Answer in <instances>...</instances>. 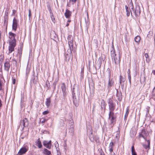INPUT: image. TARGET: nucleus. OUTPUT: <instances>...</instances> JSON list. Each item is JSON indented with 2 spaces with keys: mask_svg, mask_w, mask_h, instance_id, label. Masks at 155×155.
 I'll list each match as a JSON object with an SVG mask.
<instances>
[{
  "mask_svg": "<svg viewBox=\"0 0 155 155\" xmlns=\"http://www.w3.org/2000/svg\"><path fill=\"white\" fill-rule=\"evenodd\" d=\"M38 77L37 76L33 75L31 80V84H36L38 81Z\"/></svg>",
  "mask_w": 155,
  "mask_h": 155,
  "instance_id": "17",
  "label": "nucleus"
},
{
  "mask_svg": "<svg viewBox=\"0 0 155 155\" xmlns=\"http://www.w3.org/2000/svg\"><path fill=\"white\" fill-rule=\"evenodd\" d=\"M21 53H19L17 55V56L19 58V61H20L21 59Z\"/></svg>",
  "mask_w": 155,
  "mask_h": 155,
  "instance_id": "38",
  "label": "nucleus"
},
{
  "mask_svg": "<svg viewBox=\"0 0 155 155\" xmlns=\"http://www.w3.org/2000/svg\"><path fill=\"white\" fill-rule=\"evenodd\" d=\"M3 60V56L2 55H0V62L1 63Z\"/></svg>",
  "mask_w": 155,
  "mask_h": 155,
  "instance_id": "49",
  "label": "nucleus"
},
{
  "mask_svg": "<svg viewBox=\"0 0 155 155\" xmlns=\"http://www.w3.org/2000/svg\"><path fill=\"white\" fill-rule=\"evenodd\" d=\"M16 34L10 31L8 33V38L9 39V42H12L14 41V42H16L15 36Z\"/></svg>",
  "mask_w": 155,
  "mask_h": 155,
  "instance_id": "12",
  "label": "nucleus"
},
{
  "mask_svg": "<svg viewBox=\"0 0 155 155\" xmlns=\"http://www.w3.org/2000/svg\"><path fill=\"white\" fill-rule=\"evenodd\" d=\"M105 107L106 106L105 102L103 101L101 102V107L102 109H104L105 110Z\"/></svg>",
  "mask_w": 155,
  "mask_h": 155,
  "instance_id": "33",
  "label": "nucleus"
},
{
  "mask_svg": "<svg viewBox=\"0 0 155 155\" xmlns=\"http://www.w3.org/2000/svg\"><path fill=\"white\" fill-rule=\"evenodd\" d=\"M71 91L73 103L75 106L78 107L79 105L80 96L79 86L78 85H74Z\"/></svg>",
  "mask_w": 155,
  "mask_h": 155,
  "instance_id": "1",
  "label": "nucleus"
},
{
  "mask_svg": "<svg viewBox=\"0 0 155 155\" xmlns=\"http://www.w3.org/2000/svg\"><path fill=\"white\" fill-rule=\"evenodd\" d=\"M10 66L11 64L10 63L9 60H6L4 65V70L8 72Z\"/></svg>",
  "mask_w": 155,
  "mask_h": 155,
  "instance_id": "15",
  "label": "nucleus"
},
{
  "mask_svg": "<svg viewBox=\"0 0 155 155\" xmlns=\"http://www.w3.org/2000/svg\"><path fill=\"white\" fill-rule=\"evenodd\" d=\"M8 18L6 17H5L3 21V24L4 26H6V29L7 28L8 25Z\"/></svg>",
  "mask_w": 155,
  "mask_h": 155,
  "instance_id": "30",
  "label": "nucleus"
},
{
  "mask_svg": "<svg viewBox=\"0 0 155 155\" xmlns=\"http://www.w3.org/2000/svg\"><path fill=\"white\" fill-rule=\"evenodd\" d=\"M131 153L132 155L137 154V153L135 151L134 146L133 145L131 147Z\"/></svg>",
  "mask_w": 155,
  "mask_h": 155,
  "instance_id": "35",
  "label": "nucleus"
},
{
  "mask_svg": "<svg viewBox=\"0 0 155 155\" xmlns=\"http://www.w3.org/2000/svg\"><path fill=\"white\" fill-rule=\"evenodd\" d=\"M136 135V133L135 132H133L132 131L130 132V136L131 137H134Z\"/></svg>",
  "mask_w": 155,
  "mask_h": 155,
  "instance_id": "39",
  "label": "nucleus"
},
{
  "mask_svg": "<svg viewBox=\"0 0 155 155\" xmlns=\"http://www.w3.org/2000/svg\"><path fill=\"white\" fill-rule=\"evenodd\" d=\"M76 1L77 0H70V2H71L72 4H74L76 3Z\"/></svg>",
  "mask_w": 155,
  "mask_h": 155,
  "instance_id": "50",
  "label": "nucleus"
},
{
  "mask_svg": "<svg viewBox=\"0 0 155 155\" xmlns=\"http://www.w3.org/2000/svg\"><path fill=\"white\" fill-rule=\"evenodd\" d=\"M140 6L138 5H137L135 8L134 7H132L131 8L130 13L131 15L134 14L136 17H137L140 15Z\"/></svg>",
  "mask_w": 155,
  "mask_h": 155,
  "instance_id": "4",
  "label": "nucleus"
},
{
  "mask_svg": "<svg viewBox=\"0 0 155 155\" xmlns=\"http://www.w3.org/2000/svg\"><path fill=\"white\" fill-rule=\"evenodd\" d=\"M71 37L72 36L71 35H69L68 36L67 38L69 47V49H68L67 51V55H68V54H71L72 53V51L74 49L73 40V39L71 38Z\"/></svg>",
  "mask_w": 155,
  "mask_h": 155,
  "instance_id": "3",
  "label": "nucleus"
},
{
  "mask_svg": "<svg viewBox=\"0 0 155 155\" xmlns=\"http://www.w3.org/2000/svg\"><path fill=\"white\" fill-rule=\"evenodd\" d=\"M5 81L4 79H0V96L2 97L4 94V85Z\"/></svg>",
  "mask_w": 155,
  "mask_h": 155,
  "instance_id": "6",
  "label": "nucleus"
},
{
  "mask_svg": "<svg viewBox=\"0 0 155 155\" xmlns=\"http://www.w3.org/2000/svg\"><path fill=\"white\" fill-rule=\"evenodd\" d=\"M51 33V38L53 39H54L53 38H52V36H51V35L52 34H53V35H54V37L55 38V37L57 36V35H56V34L54 32H53V33Z\"/></svg>",
  "mask_w": 155,
  "mask_h": 155,
  "instance_id": "48",
  "label": "nucleus"
},
{
  "mask_svg": "<svg viewBox=\"0 0 155 155\" xmlns=\"http://www.w3.org/2000/svg\"><path fill=\"white\" fill-rule=\"evenodd\" d=\"M36 145L39 148H41L42 147V145L41 142L40 141V138H38L35 142Z\"/></svg>",
  "mask_w": 155,
  "mask_h": 155,
  "instance_id": "24",
  "label": "nucleus"
},
{
  "mask_svg": "<svg viewBox=\"0 0 155 155\" xmlns=\"http://www.w3.org/2000/svg\"><path fill=\"white\" fill-rule=\"evenodd\" d=\"M13 83V84H15V79H14L12 81Z\"/></svg>",
  "mask_w": 155,
  "mask_h": 155,
  "instance_id": "62",
  "label": "nucleus"
},
{
  "mask_svg": "<svg viewBox=\"0 0 155 155\" xmlns=\"http://www.w3.org/2000/svg\"><path fill=\"white\" fill-rule=\"evenodd\" d=\"M140 37L139 35L136 36L134 38L135 41L138 44H139V42H140Z\"/></svg>",
  "mask_w": 155,
  "mask_h": 155,
  "instance_id": "31",
  "label": "nucleus"
},
{
  "mask_svg": "<svg viewBox=\"0 0 155 155\" xmlns=\"http://www.w3.org/2000/svg\"><path fill=\"white\" fill-rule=\"evenodd\" d=\"M129 113V109L127 107L126 109V112L125 115H124V120H126V119Z\"/></svg>",
  "mask_w": 155,
  "mask_h": 155,
  "instance_id": "32",
  "label": "nucleus"
},
{
  "mask_svg": "<svg viewBox=\"0 0 155 155\" xmlns=\"http://www.w3.org/2000/svg\"><path fill=\"white\" fill-rule=\"evenodd\" d=\"M71 21V20L70 19H68L67 21V22L69 23Z\"/></svg>",
  "mask_w": 155,
  "mask_h": 155,
  "instance_id": "63",
  "label": "nucleus"
},
{
  "mask_svg": "<svg viewBox=\"0 0 155 155\" xmlns=\"http://www.w3.org/2000/svg\"><path fill=\"white\" fill-rule=\"evenodd\" d=\"M47 7H48V9L49 11V12L50 14H51V13H53L52 10H51V8L50 5H48Z\"/></svg>",
  "mask_w": 155,
  "mask_h": 155,
  "instance_id": "40",
  "label": "nucleus"
},
{
  "mask_svg": "<svg viewBox=\"0 0 155 155\" xmlns=\"http://www.w3.org/2000/svg\"><path fill=\"white\" fill-rule=\"evenodd\" d=\"M109 155H116V154H115V153H114L111 154H110Z\"/></svg>",
  "mask_w": 155,
  "mask_h": 155,
  "instance_id": "64",
  "label": "nucleus"
},
{
  "mask_svg": "<svg viewBox=\"0 0 155 155\" xmlns=\"http://www.w3.org/2000/svg\"><path fill=\"white\" fill-rule=\"evenodd\" d=\"M116 116L114 113V112L109 111L108 115V121L111 127H112L116 123Z\"/></svg>",
  "mask_w": 155,
  "mask_h": 155,
  "instance_id": "2",
  "label": "nucleus"
},
{
  "mask_svg": "<svg viewBox=\"0 0 155 155\" xmlns=\"http://www.w3.org/2000/svg\"><path fill=\"white\" fill-rule=\"evenodd\" d=\"M43 152L45 155H50L51 154V152L45 148L43 150Z\"/></svg>",
  "mask_w": 155,
  "mask_h": 155,
  "instance_id": "28",
  "label": "nucleus"
},
{
  "mask_svg": "<svg viewBox=\"0 0 155 155\" xmlns=\"http://www.w3.org/2000/svg\"><path fill=\"white\" fill-rule=\"evenodd\" d=\"M8 12L7 11L5 12V17H7L8 18Z\"/></svg>",
  "mask_w": 155,
  "mask_h": 155,
  "instance_id": "51",
  "label": "nucleus"
},
{
  "mask_svg": "<svg viewBox=\"0 0 155 155\" xmlns=\"http://www.w3.org/2000/svg\"><path fill=\"white\" fill-rule=\"evenodd\" d=\"M107 71L108 73V79L107 88L108 89H110L114 84V81L112 79L110 78L111 72L110 69L108 68Z\"/></svg>",
  "mask_w": 155,
  "mask_h": 155,
  "instance_id": "5",
  "label": "nucleus"
},
{
  "mask_svg": "<svg viewBox=\"0 0 155 155\" xmlns=\"http://www.w3.org/2000/svg\"><path fill=\"white\" fill-rule=\"evenodd\" d=\"M12 63L13 64V66L15 68H17V61L16 59L14 58H13L12 59Z\"/></svg>",
  "mask_w": 155,
  "mask_h": 155,
  "instance_id": "29",
  "label": "nucleus"
},
{
  "mask_svg": "<svg viewBox=\"0 0 155 155\" xmlns=\"http://www.w3.org/2000/svg\"><path fill=\"white\" fill-rule=\"evenodd\" d=\"M49 113V111L48 110H45L43 111L42 113V114L43 115H46L48 114Z\"/></svg>",
  "mask_w": 155,
  "mask_h": 155,
  "instance_id": "47",
  "label": "nucleus"
},
{
  "mask_svg": "<svg viewBox=\"0 0 155 155\" xmlns=\"http://www.w3.org/2000/svg\"><path fill=\"white\" fill-rule=\"evenodd\" d=\"M43 144L46 148L50 149L51 147V141L45 140L43 142Z\"/></svg>",
  "mask_w": 155,
  "mask_h": 155,
  "instance_id": "18",
  "label": "nucleus"
},
{
  "mask_svg": "<svg viewBox=\"0 0 155 155\" xmlns=\"http://www.w3.org/2000/svg\"><path fill=\"white\" fill-rule=\"evenodd\" d=\"M12 12H13V13L14 14L16 13V10H13L12 11Z\"/></svg>",
  "mask_w": 155,
  "mask_h": 155,
  "instance_id": "59",
  "label": "nucleus"
},
{
  "mask_svg": "<svg viewBox=\"0 0 155 155\" xmlns=\"http://www.w3.org/2000/svg\"><path fill=\"white\" fill-rule=\"evenodd\" d=\"M152 73L153 75H155V70H153L152 71Z\"/></svg>",
  "mask_w": 155,
  "mask_h": 155,
  "instance_id": "61",
  "label": "nucleus"
},
{
  "mask_svg": "<svg viewBox=\"0 0 155 155\" xmlns=\"http://www.w3.org/2000/svg\"><path fill=\"white\" fill-rule=\"evenodd\" d=\"M48 119L45 118H42L41 119L40 122L42 123H45L46 121H47Z\"/></svg>",
  "mask_w": 155,
  "mask_h": 155,
  "instance_id": "37",
  "label": "nucleus"
},
{
  "mask_svg": "<svg viewBox=\"0 0 155 155\" xmlns=\"http://www.w3.org/2000/svg\"><path fill=\"white\" fill-rule=\"evenodd\" d=\"M109 151L110 152V154H111L112 153H114L113 151V148H109Z\"/></svg>",
  "mask_w": 155,
  "mask_h": 155,
  "instance_id": "44",
  "label": "nucleus"
},
{
  "mask_svg": "<svg viewBox=\"0 0 155 155\" xmlns=\"http://www.w3.org/2000/svg\"><path fill=\"white\" fill-rule=\"evenodd\" d=\"M28 149L26 147H23L20 149L18 152V155H21L23 154L27 151Z\"/></svg>",
  "mask_w": 155,
  "mask_h": 155,
  "instance_id": "20",
  "label": "nucleus"
},
{
  "mask_svg": "<svg viewBox=\"0 0 155 155\" xmlns=\"http://www.w3.org/2000/svg\"><path fill=\"white\" fill-rule=\"evenodd\" d=\"M108 104L109 111L114 112L115 108V104H114L111 98L109 99Z\"/></svg>",
  "mask_w": 155,
  "mask_h": 155,
  "instance_id": "9",
  "label": "nucleus"
},
{
  "mask_svg": "<svg viewBox=\"0 0 155 155\" xmlns=\"http://www.w3.org/2000/svg\"><path fill=\"white\" fill-rule=\"evenodd\" d=\"M125 77H123L121 75H120L119 76V83L122 88L124 87V82L125 81Z\"/></svg>",
  "mask_w": 155,
  "mask_h": 155,
  "instance_id": "16",
  "label": "nucleus"
},
{
  "mask_svg": "<svg viewBox=\"0 0 155 155\" xmlns=\"http://www.w3.org/2000/svg\"><path fill=\"white\" fill-rule=\"evenodd\" d=\"M147 136V132L144 129L141 130V132H140L139 135V137H142L145 140H146V138Z\"/></svg>",
  "mask_w": 155,
  "mask_h": 155,
  "instance_id": "14",
  "label": "nucleus"
},
{
  "mask_svg": "<svg viewBox=\"0 0 155 155\" xmlns=\"http://www.w3.org/2000/svg\"><path fill=\"white\" fill-rule=\"evenodd\" d=\"M30 72V69L29 68H28L27 67L26 68V76H28V74H29Z\"/></svg>",
  "mask_w": 155,
  "mask_h": 155,
  "instance_id": "41",
  "label": "nucleus"
},
{
  "mask_svg": "<svg viewBox=\"0 0 155 155\" xmlns=\"http://www.w3.org/2000/svg\"><path fill=\"white\" fill-rule=\"evenodd\" d=\"M94 141L97 143H98L99 142V138L97 137H94Z\"/></svg>",
  "mask_w": 155,
  "mask_h": 155,
  "instance_id": "42",
  "label": "nucleus"
},
{
  "mask_svg": "<svg viewBox=\"0 0 155 155\" xmlns=\"http://www.w3.org/2000/svg\"><path fill=\"white\" fill-rule=\"evenodd\" d=\"M16 45V42H9L8 53L10 54L14 50L15 47Z\"/></svg>",
  "mask_w": 155,
  "mask_h": 155,
  "instance_id": "8",
  "label": "nucleus"
},
{
  "mask_svg": "<svg viewBox=\"0 0 155 155\" xmlns=\"http://www.w3.org/2000/svg\"><path fill=\"white\" fill-rule=\"evenodd\" d=\"M31 10L30 9H29V14H28V17L29 18V20H30V19L31 17Z\"/></svg>",
  "mask_w": 155,
  "mask_h": 155,
  "instance_id": "46",
  "label": "nucleus"
},
{
  "mask_svg": "<svg viewBox=\"0 0 155 155\" xmlns=\"http://www.w3.org/2000/svg\"><path fill=\"white\" fill-rule=\"evenodd\" d=\"M125 8L126 11V15L127 17H128L130 15V12L131 11V10L130 8H129L128 6L126 5L125 6Z\"/></svg>",
  "mask_w": 155,
  "mask_h": 155,
  "instance_id": "27",
  "label": "nucleus"
},
{
  "mask_svg": "<svg viewBox=\"0 0 155 155\" xmlns=\"http://www.w3.org/2000/svg\"><path fill=\"white\" fill-rule=\"evenodd\" d=\"M146 81V78L145 77H144L143 78V82H144L145 81Z\"/></svg>",
  "mask_w": 155,
  "mask_h": 155,
  "instance_id": "60",
  "label": "nucleus"
},
{
  "mask_svg": "<svg viewBox=\"0 0 155 155\" xmlns=\"http://www.w3.org/2000/svg\"><path fill=\"white\" fill-rule=\"evenodd\" d=\"M18 25V21L15 18H14L12 25V30L15 31H16Z\"/></svg>",
  "mask_w": 155,
  "mask_h": 155,
  "instance_id": "13",
  "label": "nucleus"
},
{
  "mask_svg": "<svg viewBox=\"0 0 155 155\" xmlns=\"http://www.w3.org/2000/svg\"><path fill=\"white\" fill-rule=\"evenodd\" d=\"M84 67H82L81 72V78H83L84 76Z\"/></svg>",
  "mask_w": 155,
  "mask_h": 155,
  "instance_id": "36",
  "label": "nucleus"
},
{
  "mask_svg": "<svg viewBox=\"0 0 155 155\" xmlns=\"http://www.w3.org/2000/svg\"><path fill=\"white\" fill-rule=\"evenodd\" d=\"M130 69H128V71H127L128 75H130Z\"/></svg>",
  "mask_w": 155,
  "mask_h": 155,
  "instance_id": "57",
  "label": "nucleus"
},
{
  "mask_svg": "<svg viewBox=\"0 0 155 155\" xmlns=\"http://www.w3.org/2000/svg\"><path fill=\"white\" fill-rule=\"evenodd\" d=\"M51 102V101L50 97L46 99V100L45 101V104L47 108L49 107L50 104Z\"/></svg>",
  "mask_w": 155,
  "mask_h": 155,
  "instance_id": "25",
  "label": "nucleus"
},
{
  "mask_svg": "<svg viewBox=\"0 0 155 155\" xmlns=\"http://www.w3.org/2000/svg\"><path fill=\"white\" fill-rule=\"evenodd\" d=\"M104 59L102 57L99 58L98 61L96 63V66L98 67L99 68H101L102 61H104Z\"/></svg>",
  "mask_w": 155,
  "mask_h": 155,
  "instance_id": "19",
  "label": "nucleus"
},
{
  "mask_svg": "<svg viewBox=\"0 0 155 155\" xmlns=\"http://www.w3.org/2000/svg\"><path fill=\"white\" fill-rule=\"evenodd\" d=\"M89 137L91 142H94V137L92 131H91V134L89 135Z\"/></svg>",
  "mask_w": 155,
  "mask_h": 155,
  "instance_id": "26",
  "label": "nucleus"
},
{
  "mask_svg": "<svg viewBox=\"0 0 155 155\" xmlns=\"http://www.w3.org/2000/svg\"><path fill=\"white\" fill-rule=\"evenodd\" d=\"M50 17L52 21L54 23H55V19L53 15V13L50 14Z\"/></svg>",
  "mask_w": 155,
  "mask_h": 155,
  "instance_id": "34",
  "label": "nucleus"
},
{
  "mask_svg": "<svg viewBox=\"0 0 155 155\" xmlns=\"http://www.w3.org/2000/svg\"><path fill=\"white\" fill-rule=\"evenodd\" d=\"M100 153V155H105L104 152L103 151H101Z\"/></svg>",
  "mask_w": 155,
  "mask_h": 155,
  "instance_id": "58",
  "label": "nucleus"
},
{
  "mask_svg": "<svg viewBox=\"0 0 155 155\" xmlns=\"http://www.w3.org/2000/svg\"><path fill=\"white\" fill-rule=\"evenodd\" d=\"M114 146V144L113 142H111L109 146V148H113V146Z\"/></svg>",
  "mask_w": 155,
  "mask_h": 155,
  "instance_id": "43",
  "label": "nucleus"
},
{
  "mask_svg": "<svg viewBox=\"0 0 155 155\" xmlns=\"http://www.w3.org/2000/svg\"><path fill=\"white\" fill-rule=\"evenodd\" d=\"M128 76V79L129 80V83L130 84H131V75H129Z\"/></svg>",
  "mask_w": 155,
  "mask_h": 155,
  "instance_id": "45",
  "label": "nucleus"
},
{
  "mask_svg": "<svg viewBox=\"0 0 155 155\" xmlns=\"http://www.w3.org/2000/svg\"><path fill=\"white\" fill-rule=\"evenodd\" d=\"M61 88L63 94V98L64 99L67 95L68 90L66 89V85L64 83H62L61 86Z\"/></svg>",
  "mask_w": 155,
  "mask_h": 155,
  "instance_id": "10",
  "label": "nucleus"
},
{
  "mask_svg": "<svg viewBox=\"0 0 155 155\" xmlns=\"http://www.w3.org/2000/svg\"><path fill=\"white\" fill-rule=\"evenodd\" d=\"M149 108L150 107H147L146 108V109L147 110V114L148 113H149Z\"/></svg>",
  "mask_w": 155,
  "mask_h": 155,
  "instance_id": "55",
  "label": "nucleus"
},
{
  "mask_svg": "<svg viewBox=\"0 0 155 155\" xmlns=\"http://www.w3.org/2000/svg\"><path fill=\"white\" fill-rule=\"evenodd\" d=\"M112 59H113L114 62L116 65H120V54L119 53L116 55V56L112 58Z\"/></svg>",
  "mask_w": 155,
  "mask_h": 155,
  "instance_id": "11",
  "label": "nucleus"
},
{
  "mask_svg": "<svg viewBox=\"0 0 155 155\" xmlns=\"http://www.w3.org/2000/svg\"><path fill=\"white\" fill-rule=\"evenodd\" d=\"M146 140L147 141L148 145L150 146V140H147L146 139L145 140Z\"/></svg>",
  "mask_w": 155,
  "mask_h": 155,
  "instance_id": "54",
  "label": "nucleus"
},
{
  "mask_svg": "<svg viewBox=\"0 0 155 155\" xmlns=\"http://www.w3.org/2000/svg\"><path fill=\"white\" fill-rule=\"evenodd\" d=\"M144 56L146 58H147L149 57L148 54L147 53H145L144 54Z\"/></svg>",
  "mask_w": 155,
  "mask_h": 155,
  "instance_id": "56",
  "label": "nucleus"
},
{
  "mask_svg": "<svg viewBox=\"0 0 155 155\" xmlns=\"http://www.w3.org/2000/svg\"><path fill=\"white\" fill-rule=\"evenodd\" d=\"M110 53L112 58L114 57V56H116V55L117 54H116L115 53V51L114 50V47L113 43H112V45L111 46V48L110 51Z\"/></svg>",
  "mask_w": 155,
  "mask_h": 155,
  "instance_id": "22",
  "label": "nucleus"
},
{
  "mask_svg": "<svg viewBox=\"0 0 155 155\" xmlns=\"http://www.w3.org/2000/svg\"><path fill=\"white\" fill-rule=\"evenodd\" d=\"M116 96L118 101H121L122 99V94L120 92H119L117 90Z\"/></svg>",
  "mask_w": 155,
  "mask_h": 155,
  "instance_id": "23",
  "label": "nucleus"
},
{
  "mask_svg": "<svg viewBox=\"0 0 155 155\" xmlns=\"http://www.w3.org/2000/svg\"><path fill=\"white\" fill-rule=\"evenodd\" d=\"M28 124V122L26 118H24L20 122V126H21L22 130H23L25 127H27Z\"/></svg>",
  "mask_w": 155,
  "mask_h": 155,
  "instance_id": "7",
  "label": "nucleus"
},
{
  "mask_svg": "<svg viewBox=\"0 0 155 155\" xmlns=\"http://www.w3.org/2000/svg\"><path fill=\"white\" fill-rule=\"evenodd\" d=\"M150 146L148 145H144V147L146 149H147L148 148H150Z\"/></svg>",
  "mask_w": 155,
  "mask_h": 155,
  "instance_id": "52",
  "label": "nucleus"
},
{
  "mask_svg": "<svg viewBox=\"0 0 155 155\" xmlns=\"http://www.w3.org/2000/svg\"><path fill=\"white\" fill-rule=\"evenodd\" d=\"M71 14L72 12L71 11L67 9L64 13V15L67 18H69L71 16Z\"/></svg>",
  "mask_w": 155,
  "mask_h": 155,
  "instance_id": "21",
  "label": "nucleus"
},
{
  "mask_svg": "<svg viewBox=\"0 0 155 155\" xmlns=\"http://www.w3.org/2000/svg\"><path fill=\"white\" fill-rule=\"evenodd\" d=\"M2 75V67H1L0 68V75Z\"/></svg>",
  "mask_w": 155,
  "mask_h": 155,
  "instance_id": "53",
  "label": "nucleus"
}]
</instances>
